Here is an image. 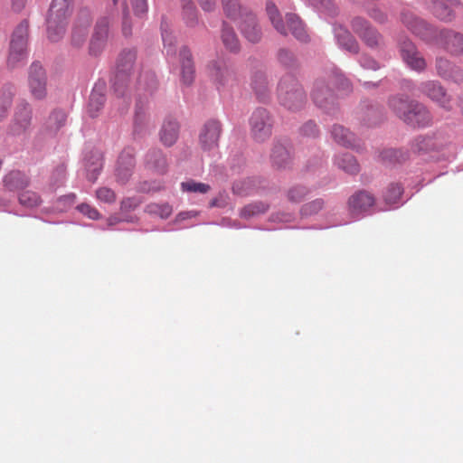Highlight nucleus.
I'll return each instance as SVG.
<instances>
[{
	"label": "nucleus",
	"instance_id": "f704fd0d",
	"mask_svg": "<svg viewBox=\"0 0 463 463\" xmlns=\"http://www.w3.org/2000/svg\"><path fill=\"white\" fill-rule=\"evenodd\" d=\"M415 103L413 100H409L402 96H394L389 99L390 109L403 120V116L411 109V105Z\"/></svg>",
	"mask_w": 463,
	"mask_h": 463
},
{
	"label": "nucleus",
	"instance_id": "3c124183",
	"mask_svg": "<svg viewBox=\"0 0 463 463\" xmlns=\"http://www.w3.org/2000/svg\"><path fill=\"white\" fill-rule=\"evenodd\" d=\"M351 27L353 31L359 36L367 32L372 27L371 24L364 17H354L351 22Z\"/></svg>",
	"mask_w": 463,
	"mask_h": 463
},
{
	"label": "nucleus",
	"instance_id": "9b49d317",
	"mask_svg": "<svg viewBox=\"0 0 463 463\" xmlns=\"http://www.w3.org/2000/svg\"><path fill=\"white\" fill-rule=\"evenodd\" d=\"M211 79L218 86H226L235 80V74L222 61H213L208 65Z\"/></svg>",
	"mask_w": 463,
	"mask_h": 463
},
{
	"label": "nucleus",
	"instance_id": "58836bf2",
	"mask_svg": "<svg viewBox=\"0 0 463 463\" xmlns=\"http://www.w3.org/2000/svg\"><path fill=\"white\" fill-rule=\"evenodd\" d=\"M146 164L161 173L165 172L166 167L165 157L158 150H153L146 155Z\"/></svg>",
	"mask_w": 463,
	"mask_h": 463
},
{
	"label": "nucleus",
	"instance_id": "6e6552de",
	"mask_svg": "<svg viewBox=\"0 0 463 463\" xmlns=\"http://www.w3.org/2000/svg\"><path fill=\"white\" fill-rule=\"evenodd\" d=\"M29 88L34 99H42L46 96V74L39 62H33L29 71Z\"/></svg>",
	"mask_w": 463,
	"mask_h": 463
},
{
	"label": "nucleus",
	"instance_id": "6ab92c4d",
	"mask_svg": "<svg viewBox=\"0 0 463 463\" xmlns=\"http://www.w3.org/2000/svg\"><path fill=\"white\" fill-rule=\"evenodd\" d=\"M374 202V197L371 194L360 191L349 198V210L353 214H358L371 208Z\"/></svg>",
	"mask_w": 463,
	"mask_h": 463
},
{
	"label": "nucleus",
	"instance_id": "c9c22d12",
	"mask_svg": "<svg viewBox=\"0 0 463 463\" xmlns=\"http://www.w3.org/2000/svg\"><path fill=\"white\" fill-rule=\"evenodd\" d=\"M266 11H267L268 16H269L271 24H273L274 28L280 34L287 35L288 32L286 29V26L283 23V20L281 18V15L279 14V11L277 8V6L273 3L269 2V3H267V5H266Z\"/></svg>",
	"mask_w": 463,
	"mask_h": 463
},
{
	"label": "nucleus",
	"instance_id": "2f4dec72",
	"mask_svg": "<svg viewBox=\"0 0 463 463\" xmlns=\"http://www.w3.org/2000/svg\"><path fill=\"white\" fill-rule=\"evenodd\" d=\"M271 162L277 168H286L291 163L289 151L282 144H276L272 148Z\"/></svg>",
	"mask_w": 463,
	"mask_h": 463
},
{
	"label": "nucleus",
	"instance_id": "1a4fd4ad",
	"mask_svg": "<svg viewBox=\"0 0 463 463\" xmlns=\"http://www.w3.org/2000/svg\"><path fill=\"white\" fill-rule=\"evenodd\" d=\"M109 26V22L107 17L98 20L90 42V54L97 56L103 51L108 39Z\"/></svg>",
	"mask_w": 463,
	"mask_h": 463
},
{
	"label": "nucleus",
	"instance_id": "cd10ccee",
	"mask_svg": "<svg viewBox=\"0 0 463 463\" xmlns=\"http://www.w3.org/2000/svg\"><path fill=\"white\" fill-rule=\"evenodd\" d=\"M104 84H97L90 96L89 113L94 118L98 115L105 103Z\"/></svg>",
	"mask_w": 463,
	"mask_h": 463
},
{
	"label": "nucleus",
	"instance_id": "13d9d810",
	"mask_svg": "<svg viewBox=\"0 0 463 463\" xmlns=\"http://www.w3.org/2000/svg\"><path fill=\"white\" fill-rule=\"evenodd\" d=\"M323 207L322 200H316L307 204H305L302 208V213L306 215L313 214L317 213Z\"/></svg>",
	"mask_w": 463,
	"mask_h": 463
},
{
	"label": "nucleus",
	"instance_id": "ea45409f",
	"mask_svg": "<svg viewBox=\"0 0 463 463\" xmlns=\"http://www.w3.org/2000/svg\"><path fill=\"white\" fill-rule=\"evenodd\" d=\"M66 114L61 110H54L48 118L46 128L51 132H57L65 125Z\"/></svg>",
	"mask_w": 463,
	"mask_h": 463
},
{
	"label": "nucleus",
	"instance_id": "8fccbe9b",
	"mask_svg": "<svg viewBox=\"0 0 463 463\" xmlns=\"http://www.w3.org/2000/svg\"><path fill=\"white\" fill-rule=\"evenodd\" d=\"M146 209L148 213L158 214L161 218H167L172 213V207L167 203H151L147 205Z\"/></svg>",
	"mask_w": 463,
	"mask_h": 463
},
{
	"label": "nucleus",
	"instance_id": "423d86ee",
	"mask_svg": "<svg viewBox=\"0 0 463 463\" xmlns=\"http://www.w3.org/2000/svg\"><path fill=\"white\" fill-rule=\"evenodd\" d=\"M137 53L134 50H124L118 59L117 74L114 82V90L118 95H124L125 77L130 73L134 67Z\"/></svg>",
	"mask_w": 463,
	"mask_h": 463
},
{
	"label": "nucleus",
	"instance_id": "aec40b11",
	"mask_svg": "<svg viewBox=\"0 0 463 463\" xmlns=\"http://www.w3.org/2000/svg\"><path fill=\"white\" fill-rule=\"evenodd\" d=\"M32 118V112L28 104H22L17 107L14 114V123L11 127V131L14 135L24 133L30 126Z\"/></svg>",
	"mask_w": 463,
	"mask_h": 463
},
{
	"label": "nucleus",
	"instance_id": "bb28decb",
	"mask_svg": "<svg viewBox=\"0 0 463 463\" xmlns=\"http://www.w3.org/2000/svg\"><path fill=\"white\" fill-rule=\"evenodd\" d=\"M312 98L314 102L321 108H326L327 104L334 100L332 91L323 81H318L315 84L312 91Z\"/></svg>",
	"mask_w": 463,
	"mask_h": 463
},
{
	"label": "nucleus",
	"instance_id": "bf43d9fd",
	"mask_svg": "<svg viewBox=\"0 0 463 463\" xmlns=\"http://www.w3.org/2000/svg\"><path fill=\"white\" fill-rule=\"evenodd\" d=\"M134 13L137 16H141L147 11L146 0H130Z\"/></svg>",
	"mask_w": 463,
	"mask_h": 463
},
{
	"label": "nucleus",
	"instance_id": "4c0bfd02",
	"mask_svg": "<svg viewBox=\"0 0 463 463\" xmlns=\"http://www.w3.org/2000/svg\"><path fill=\"white\" fill-rule=\"evenodd\" d=\"M138 90L147 93H153L157 88L156 76L153 71H143L138 78Z\"/></svg>",
	"mask_w": 463,
	"mask_h": 463
},
{
	"label": "nucleus",
	"instance_id": "7c9ffc66",
	"mask_svg": "<svg viewBox=\"0 0 463 463\" xmlns=\"http://www.w3.org/2000/svg\"><path fill=\"white\" fill-rule=\"evenodd\" d=\"M287 25L286 29L288 33H291L298 40L306 42L307 34L306 33L304 25L298 16L293 14H286Z\"/></svg>",
	"mask_w": 463,
	"mask_h": 463
},
{
	"label": "nucleus",
	"instance_id": "0eeeda50",
	"mask_svg": "<svg viewBox=\"0 0 463 463\" xmlns=\"http://www.w3.org/2000/svg\"><path fill=\"white\" fill-rule=\"evenodd\" d=\"M400 52L402 60L411 70L421 72L426 69L427 62L425 59L409 39L400 42Z\"/></svg>",
	"mask_w": 463,
	"mask_h": 463
},
{
	"label": "nucleus",
	"instance_id": "864d4df0",
	"mask_svg": "<svg viewBox=\"0 0 463 463\" xmlns=\"http://www.w3.org/2000/svg\"><path fill=\"white\" fill-rule=\"evenodd\" d=\"M382 158L384 161L389 162H400L402 159H404L402 156V153L399 150L395 149H387L384 150L382 154Z\"/></svg>",
	"mask_w": 463,
	"mask_h": 463
},
{
	"label": "nucleus",
	"instance_id": "69168bd1",
	"mask_svg": "<svg viewBox=\"0 0 463 463\" xmlns=\"http://www.w3.org/2000/svg\"><path fill=\"white\" fill-rule=\"evenodd\" d=\"M201 8L205 12H212L215 9L216 0H197Z\"/></svg>",
	"mask_w": 463,
	"mask_h": 463
},
{
	"label": "nucleus",
	"instance_id": "5701e85b",
	"mask_svg": "<svg viewBox=\"0 0 463 463\" xmlns=\"http://www.w3.org/2000/svg\"><path fill=\"white\" fill-rule=\"evenodd\" d=\"M179 57L181 63L182 81L185 85H190L194 79V67L192 53L186 47H183L180 50Z\"/></svg>",
	"mask_w": 463,
	"mask_h": 463
},
{
	"label": "nucleus",
	"instance_id": "6e6d98bb",
	"mask_svg": "<svg viewBox=\"0 0 463 463\" xmlns=\"http://www.w3.org/2000/svg\"><path fill=\"white\" fill-rule=\"evenodd\" d=\"M78 210L90 219L97 220L99 218V213L88 203H81L78 206Z\"/></svg>",
	"mask_w": 463,
	"mask_h": 463
},
{
	"label": "nucleus",
	"instance_id": "b1692460",
	"mask_svg": "<svg viewBox=\"0 0 463 463\" xmlns=\"http://www.w3.org/2000/svg\"><path fill=\"white\" fill-rule=\"evenodd\" d=\"M3 183L5 190L14 192L28 186L29 178L20 171H11L5 176Z\"/></svg>",
	"mask_w": 463,
	"mask_h": 463
},
{
	"label": "nucleus",
	"instance_id": "49530a36",
	"mask_svg": "<svg viewBox=\"0 0 463 463\" xmlns=\"http://www.w3.org/2000/svg\"><path fill=\"white\" fill-rule=\"evenodd\" d=\"M402 194V187L399 184H392L384 194V200L389 204L396 203Z\"/></svg>",
	"mask_w": 463,
	"mask_h": 463
},
{
	"label": "nucleus",
	"instance_id": "a19ab883",
	"mask_svg": "<svg viewBox=\"0 0 463 463\" xmlns=\"http://www.w3.org/2000/svg\"><path fill=\"white\" fill-rule=\"evenodd\" d=\"M13 86H5L0 94V120L6 117L7 109L12 103Z\"/></svg>",
	"mask_w": 463,
	"mask_h": 463
},
{
	"label": "nucleus",
	"instance_id": "f3484780",
	"mask_svg": "<svg viewBox=\"0 0 463 463\" xmlns=\"http://www.w3.org/2000/svg\"><path fill=\"white\" fill-rule=\"evenodd\" d=\"M442 145L437 136H420L413 139L411 149L417 154H425L440 149Z\"/></svg>",
	"mask_w": 463,
	"mask_h": 463
},
{
	"label": "nucleus",
	"instance_id": "a211bd4d",
	"mask_svg": "<svg viewBox=\"0 0 463 463\" xmlns=\"http://www.w3.org/2000/svg\"><path fill=\"white\" fill-rule=\"evenodd\" d=\"M90 22V13L88 11L81 12L72 30L71 43L73 45L80 47L84 43Z\"/></svg>",
	"mask_w": 463,
	"mask_h": 463
},
{
	"label": "nucleus",
	"instance_id": "5fc2aeb1",
	"mask_svg": "<svg viewBox=\"0 0 463 463\" xmlns=\"http://www.w3.org/2000/svg\"><path fill=\"white\" fill-rule=\"evenodd\" d=\"M368 15L378 24H384L387 21V15L378 7H373L367 10Z\"/></svg>",
	"mask_w": 463,
	"mask_h": 463
},
{
	"label": "nucleus",
	"instance_id": "680f3d73",
	"mask_svg": "<svg viewBox=\"0 0 463 463\" xmlns=\"http://www.w3.org/2000/svg\"><path fill=\"white\" fill-rule=\"evenodd\" d=\"M162 38H163V42H164V46L166 50V53L168 55L173 54L175 52L174 49H173L174 43H173V39H172L170 33H168L166 31L163 30L162 31Z\"/></svg>",
	"mask_w": 463,
	"mask_h": 463
},
{
	"label": "nucleus",
	"instance_id": "f03ea898",
	"mask_svg": "<svg viewBox=\"0 0 463 463\" xmlns=\"http://www.w3.org/2000/svg\"><path fill=\"white\" fill-rule=\"evenodd\" d=\"M278 91L280 104L288 110H298L305 104L306 95L292 75H286L280 80Z\"/></svg>",
	"mask_w": 463,
	"mask_h": 463
},
{
	"label": "nucleus",
	"instance_id": "e2e57ef3",
	"mask_svg": "<svg viewBox=\"0 0 463 463\" xmlns=\"http://www.w3.org/2000/svg\"><path fill=\"white\" fill-rule=\"evenodd\" d=\"M279 60L282 64L288 66L293 62L294 57L289 51L282 49L279 52Z\"/></svg>",
	"mask_w": 463,
	"mask_h": 463
},
{
	"label": "nucleus",
	"instance_id": "774afa93",
	"mask_svg": "<svg viewBox=\"0 0 463 463\" xmlns=\"http://www.w3.org/2000/svg\"><path fill=\"white\" fill-rule=\"evenodd\" d=\"M11 3L14 12H21L25 6L26 0H11Z\"/></svg>",
	"mask_w": 463,
	"mask_h": 463
},
{
	"label": "nucleus",
	"instance_id": "a18cd8bd",
	"mask_svg": "<svg viewBox=\"0 0 463 463\" xmlns=\"http://www.w3.org/2000/svg\"><path fill=\"white\" fill-rule=\"evenodd\" d=\"M184 17L188 25H194L196 23V9L191 0H181Z\"/></svg>",
	"mask_w": 463,
	"mask_h": 463
},
{
	"label": "nucleus",
	"instance_id": "4be33fe9",
	"mask_svg": "<svg viewBox=\"0 0 463 463\" xmlns=\"http://www.w3.org/2000/svg\"><path fill=\"white\" fill-rule=\"evenodd\" d=\"M435 65L439 76L444 79H450L456 82L463 80L462 71L451 64L449 60L438 57Z\"/></svg>",
	"mask_w": 463,
	"mask_h": 463
},
{
	"label": "nucleus",
	"instance_id": "c85d7f7f",
	"mask_svg": "<svg viewBox=\"0 0 463 463\" xmlns=\"http://www.w3.org/2000/svg\"><path fill=\"white\" fill-rule=\"evenodd\" d=\"M335 37L339 45L345 48L346 51L352 53H357L359 50V45L356 40L353 37V35L346 29L342 26H337L335 28Z\"/></svg>",
	"mask_w": 463,
	"mask_h": 463
},
{
	"label": "nucleus",
	"instance_id": "a878e982",
	"mask_svg": "<svg viewBox=\"0 0 463 463\" xmlns=\"http://www.w3.org/2000/svg\"><path fill=\"white\" fill-rule=\"evenodd\" d=\"M221 40L225 49L231 52H237L241 48L239 38L232 26L223 22L221 31Z\"/></svg>",
	"mask_w": 463,
	"mask_h": 463
},
{
	"label": "nucleus",
	"instance_id": "338daca9",
	"mask_svg": "<svg viewBox=\"0 0 463 463\" xmlns=\"http://www.w3.org/2000/svg\"><path fill=\"white\" fill-rule=\"evenodd\" d=\"M122 32L126 36L131 34V25L129 24L128 14L126 12H124V17H123V22H122Z\"/></svg>",
	"mask_w": 463,
	"mask_h": 463
},
{
	"label": "nucleus",
	"instance_id": "f257e3e1",
	"mask_svg": "<svg viewBox=\"0 0 463 463\" xmlns=\"http://www.w3.org/2000/svg\"><path fill=\"white\" fill-rule=\"evenodd\" d=\"M72 0H52L46 19L48 38L57 42L65 33L71 14Z\"/></svg>",
	"mask_w": 463,
	"mask_h": 463
},
{
	"label": "nucleus",
	"instance_id": "4d7b16f0",
	"mask_svg": "<svg viewBox=\"0 0 463 463\" xmlns=\"http://www.w3.org/2000/svg\"><path fill=\"white\" fill-rule=\"evenodd\" d=\"M307 194V189L303 186H296L289 190L288 198L292 202H300Z\"/></svg>",
	"mask_w": 463,
	"mask_h": 463
},
{
	"label": "nucleus",
	"instance_id": "39448f33",
	"mask_svg": "<svg viewBox=\"0 0 463 463\" xmlns=\"http://www.w3.org/2000/svg\"><path fill=\"white\" fill-rule=\"evenodd\" d=\"M402 24L415 35L428 43L438 41L439 33L424 20L417 17L411 13L402 14Z\"/></svg>",
	"mask_w": 463,
	"mask_h": 463
},
{
	"label": "nucleus",
	"instance_id": "473e14b6",
	"mask_svg": "<svg viewBox=\"0 0 463 463\" xmlns=\"http://www.w3.org/2000/svg\"><path fill=\"white\" fill-rule=\"evenodd\" d=\"M332 137L339 145L346 147H354V135L345 128L340 125H335L331 131Z\"/></svg>",
	"mask_w": 463,
	"mask_h": 463
},
{
	"label": "nucleus",
	"instance_id": "ddd939ff",
	"mask_svg": "<svg viewBox=\"0 0 463 463\" xmlns=\"http://www.w3.org/2000/svg\"><path fill=\"white\" fill-rule=\"evenodd\" d=\"M221 125L218 121H208L200 134V143L203 150H213L218 146Z\"/></svg>",
	"mask_w": 463,
	"mask_h": 463
},
{
	"label": "nucleus",
	"instance_id": "7ed1b4c3",
	"mask_svg": "<svg viewBox=\"0 0 463 463\" xmlns=\"http://www.w3.org/2000/svg\"><path fill=\"white\" fill-rule=\"evenodd\" d=\"M28 28V23L26 21H23L17 25L13 33L7 59V64L11 68H14L19 64L24 63L26 59Z\"/></svg>",
	"mask_w": 463,
	"mask_h": 463
},
{
	"label": "nucleus",
	"instance_id": "09e8293b",
	"mask_svg": "<svg viewBox=\"0 0 463 463\" xmlns=\"http://www.w3.org/2000/svg\"><path fill=\"white\" fill-rule=\"evenodd\" d=\"M182 189L186 192L206 194L210 190V185L204 183H197L193 180L183 182Z\"/></svg>",
	"mask_w": 463,
	"mask_h": 463
},
{
	"label": "nucleus",
	"instance_id": "c756f323",
	"mask_svg": "<svg viewBox=\"0 0 463 463\" xmlns=\"http://www.w3.org/2000/svg\"><path fill=\"white\" fill-rule=\"evenodd\" d=\"M457 0H435L431 6L433 14L441 21H451L453 14L451 7Z\"/></svg>",
	"mask_w": 463,
	"mask_h": 463
},
{
	"label": "nucleus",
	"instance_id": "0e129e2a",
	"mask_svg": "<svg viewBox=\"0 0 463 463\" xmlns=\"http://www.w3.org/2000/svg\"><path fill=\"white\" fill-rule=\"evenodd\" d=\"M302 132L306 136H315L317 133V125L314 122L309 121L302 127Z\"/></svg>",
	"mask_w": 463,
	"mask_h": 463
},
{
	"label": "nucleus",
	"instance_id": "c03bdc74",
	"mask_svg": "<svg viewBox=\"0 0 463 463\" xmlns=\"http://www.w3.org/2000/svg\"><path fill=\"white\" fill-rule=\"evenodd\" d=\"M252 88L259 99H264L268 93V81L263 74L255 75L252 80Z\"/></svg>",
	"mask_w": 463,
	"mask_h": 463
},
{
	"label": "nucleus",
	"instance_id": "20e7f679",
	"mask_svg": "<svg viewBox=\"0 0 463 463\" xmlns=\"http://www.w3.org/2000/svg\"><path fill=\"white\" fill-rule=\"evenodd\" d=\"M250 126L251 137L256 142H264L271 136L272 120L265 109L260 108L253 111Z\"/></svg>",
	"mask_w": 463,
	"mask_h": 463
},
{
	"label": "nucleus",
	"instance_id": "052dcab7",
	"mask_svg": "<svg viewBox=\"0 0 463 463\" xmlns=\"http://www.w3.org/2000/svg\"><path fill=\"white\" fill-rule=\"evenodd\" d=\"M360 63H361V66L364 69H369V70H373V71L379 69V65H378L377 61L366 55H363L361 57Z\"/></svg>",
	"mask_w": 463,
	"mask_h": 463
},
{
	"label": "nucleus",
	"instance_id": "dca6fc26",
	"mask_svg": "<svg viewBox=\"0 0 463 463\" xmlns=\"http://www.w3.org/2000/svg\"><path fill=\"white\" fill-rule=\"evenodd\" d=\"M240 28L245 38L251 43H258L261 39V30L256 16L251 12L244 13V17L240 22Z\"/></svg>",
	"mask_w": 463,
	"mask_h": 463
},
{
	"label": "nucleus",
	"instance_id": "4468645a",
	"mask_svg": "<svg viewBox=\"0 0 463 463\" xmlns=\"http://www.w3.org/2000/svg\"><path fill=\"white\" fill-rule=\"evenodd\" d=\"M420 90L430 99L437 102L440 107L449 109V97L447 95L442 86L434 80L423 82L420 85Z\"/></svg>",
	"mask_w": 463,
	"mask_h": 463
},
{
	"label": "nucleus",
	"instance_id": "f8f14e48",
	"mask_svg": "<svg viewBox=\"0 0 463 463\" xmlns=\"http://www.w3.org/2000/svg\"><path fill=\"white\" fill-rule=\"evenodd\" d=\"M403 121L413 128L426 127L431 122V116L425 106L415 101L403 116Z\"/></svg>",
	"mask_w": 463,
	"mask_h": 463
},
{
	"label": "nucleus",
	"instance_id": "79ce46f5",
	"mask_svg": "<svg viewBox=\"0 0 463 463\" xmlns=\"http://www.w3.org/2000/svg\"><path fill=\"white\" fill-rule=\"evenodd\" d=\"M19 203L24 207L33 208L41 204V197L33 191H24L19 194Z\"/></svg>",
	"mask_w": 463,
	"mask_h": 463
},
{
	"label": "nucleus",
	"instance_id": "2eb2a0df",
	"mask_svg": "<svg viewBox=\"0 0 463 463\" xmlns=\"http://www.w3.org/2000/svg\"><path fill=\"white\" fill-rule=\"evenodd\" d=\"M437 43H440L451 54L460 55L463 53V35L451 31L439 32Z\"/></svg>",
	"mask_w": 463,
	"mask_h": 463
},
{
	"label": "nucleus",
	"instance_id": "72a5a7b5",
	"mask_svg": "<svg viewBox=\"0 0 463 463\" xmlns=\"http://www.w3.org/2000/svg\"><path fill=\"white\" fill-rule=\"evenodd\" d=\"M223 11L227 17L237 20L244 17V13L250 12L246 7H242L239 0H222Z\"/></svg>",
	"mask_w": 463,
	"mask_h": 463
},
{
	"label": "nucleus",
	"instance_id": "603ef678",
	"mask_svg": "<svg viewBox=\"0 0 463 463\" xmlns=\"http://www.w3.org/2000/svg\"><path fill=\"white\" fill-rule=\"evenodd\" d=\"M97 198L107 203H112L116 200V194L113 190L108 187H100L96 191Z\"/></svg>",
	"mask_w": 463,
	"mask_h": 463
},
{
	"label": "nucleus",
	"instance_id": "37998d69",
	"mask_svg": "<svg viewBox=\"0 0 463 463\" xmlns=\"http://www.w3.org/2000/svg\"><path fill=\"white\" fill-rule=\"evenodd\" d=\"M268 210V205L262 202L250 203L243 207L241 211V216L250 218L252 216L263 213Z\"/></svg>",
	"mask_w": 463,
	"mask_h": 463
},
{
	"label": "nucleus",
	"instance_id": "9d476101",
	"mask_svg": "<svg viewBox=\"0 0 463 463\" xmlns=\"http://www.w3.org/2000/svg\"><path fill=\"white\" fill-rule=\"evenodd\" d=\"M135 166V158L132 149H125L118 156L116 167L117 182L124 184L132 175Z\"/></svg>",
	"mask_w": 463,
	"mask_h": 463
},
{
	"label": "nucleus",
	"instance_id": "393cba45",
	"mask_svg": "<svg viewBox=\"0 0 463 463\" xmlns=\"http://www.w3.org/2000/svg\"><path fill=\"white\" fill-rule=\"evenodd\" d=\"M179 125L172 118L165 119L160 130V140L167 146L175 143L178 137Z\"/></svg>",
	"mask_w": 463,
	"mask_h": 463
},
{
	"label": "nucleus",
	"instance_id": "412c9836",
	"mask_svg": "<svg viewBox=\"0 0 463 463\" xmlns=\"http://www.w3.org/2000/svg\"><path fill=\"white\" fill-rule=\"evenodd\" d=\"M103 167V156L101 152L95 150L90 151L85 157V168L87 172V178L89 181L94 183Z\"/></svg>",
	"mask_w": 463,
	"mask_h": 463
},
{
	"label": "nucleus",
	"instance_id": "de8ad7c7",
	"mask_svg": "<svg viewBox=\"0 0 463 463\" xmlns=\"http://www.w3.org/2000/svg\"><path fill=\"white\" fill-rule=\"evenodd\" d=\"M360 37L366 45L372 48L378 46L382 40L381 34L373 26L369 28L367 32H364V33L361 34Z\"/></svg>",
	"mask_w": 463,
	"mask_h": 463
},
{
	"label": "nucleus",
	"instance_id": "e433bc0d",
	"mask_svg": "<svg viewBox=\"0 0 463 463\" xmlns=\"http://www.w3.org/2000/svg\"><path fill=\"white\" fill-rule=\"evenodd\" d=\"M335 165L348 174H356L359 172V165L354 156L349 153H345L335 158Z\"/></svg>",
	"mask_w": 463,
	"mask_h": 463
}]
</instances>
